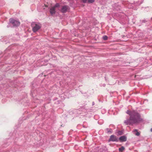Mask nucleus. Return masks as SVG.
Segmentation results:
<instances>
[{
	"mask_svg": "<svg viewBox=\"0 0 152 152\" xmlns=\"http://www.w3.org/2000/svg\"><path fill=\"white\" fill-rule=\"evenodd\" d=\"M126 113L130 116V117L129 119L124 121V123L126 125H130L138 123L141 121L140 115L135 111H130L128 110Z\"/></svg>",
	"mask_w": 152,
	"mask_h": 152,
	"instance_id": "nucleus-1",
	"label": "nucleus"
},
{
	"mask_svg": "<svg viewBox=\"0 0 152 152\" xmlns=\"http://www.w3.org/2000/svg\"><path fill=\"white\" fill-rule=\"evenodd\" d=\"M59 7V4L57 3L54 6L51 7L50 10V12L51 15H53L55 14L56 12V10L58 9Z\"/></svg>",
	"mask_w": 152,
	"mask_h": 152,
	"instance_id": "nucleus-2",
	"label": "nucleus"
},
{
	"mask_svg": "<svg viewBox=\"0 0 152 152\" xmlns=\"http://www.w3.org/2000/svg\"><path fill=\"white\" fill-rule=\"evenodd\" d=\"M9 21L14 26H18L20 24V22L18 20H15L12 18H10Z\"/></svg>",
	"mask_w": 152,
	"mask_h": 152,
	"instance_id": "nucleus-3",
	"label": "nucleus"
},
{
	"mask_svg": "<svg viewBox=\"0 0 152 152\" xmlns=\"http://www.w3.org/2000/svg\"><path fill=\"white\" fill-rule=\"evenodd\" d=\"M40 27V26L39 24H36L34 26H33V31L34 32H36L39 30Z\"/></svg>",
	"mask_w": 152,
	"mask_h": 152,
	"instance_id": "nucleus-4",
	"label": "nucleus"
},
{
	"mask_svg": "<svg viewBox=\"0 0 152 152\" xmlns=\"http://www.w3.org/2000/svg\"><path fill=\"white\" fill-rule=\"evenodd\" d=\"M69 9V7L66 5L63 6L61 9V11L63 13H65Z\"/></svg>",
	"mask_w": 152,
	"mask_h": 152,
	"instance_id": "nucleus-5",
	"label": "nucleus"
},
{
	"mask_svg": "<svg viewBox=\"0 0 152 152\" xmlns=\"http://www.w3.org/2000/svg\"><path fill=\"white\" fill-rule=\"evenodd\" d=\"M109 140L112 141H118V139L114 135H112L110 136Z\"/></svg>",
	"mask_w": 152,
	"mask_h": 152,
	"instance_id": "nucleus-6",
	"label": "nucleus"
},
{
	"mask_svg": "<svg viewBox=\"0 0 152 152\" xmlns=\"http://www.w3.org/2000/svg\"><path fill=\"white\" fill-rule=\"evenodd\" d=\"M133 133L137 136H139L140 135V133L138 131L137 129H134L133 131Z\"/></svg>",
	"mask_w": 152,
	"mask_h": 152,
	"instance_id": "nucleus-7",
	"label": "nucleus"
},
{
	"mask_svg": "<svg viewBox=\"0 0 152 152\" xmlns=\"http://www.w3.org/2000/svg\"><path fill=\"white\" fill-rule=\"evenodd\" d=\"M119 139L122 142L125 141L126 140V138L125 136H122L121 137L119 138Z\"/></svg>",
	"mask_w": 152,
	"mask_h": 152,
	"instance_id": "nucleus-8",
	"label": "nucleus"
},
{
	"mask_svg": "<svg viewBox=\"0 0 152 152\" xmlns=\"http://www.w3.org/2000/svg\"><path fill=\"white\" fill-rule=\"evenodd\" d=\"M133 4H128V5H127L126 7L128 8L129 9L132 8L133 7Z\"/></svg>",
	"mask_w": 152,
	"mask_h": 152,
	"instance_id": "nucleus-9",
	"label": "nucleus"
},
{
	"mask_svg": "<svg viewBox=\"0 0 152 152\" xmlns=\"http://www.w3.org/2000/svg\"><path fill=\"white\" fill-rule=\"evenodd\" d=\"M124 149V148L123 146H122L120 148H119V151L122 152Z\"/></svg>",
	"mask_w": 152,
	"mask_h": 152,
	"instance_id": "nucleus-10",
	"label": "nucleus"
},
{
	"mask_svg": "<svg viewBox=\"0 0 152 152\" xmlns=\"http://www.w3.org/2000/svg\"><path fill=\"white\" fill-rule=\"evenodd\" d=\"M107 37L106 36H104L103 37V39L104 40H107Z\"/></svg>",
	"mask_w": 152,
	"mask_h": 152,
	"instance_id": "nucleus-11",
	"label": "nucleus"
},
{
	"mask_svg": "<svg viewBox=\"0 0 152 152\" xmlns=\"http://www.w3.org/2000/svg\"><path fill=\"white\" fill-rule=\"evenodd\" d=\"M95 0H88V2L89 3H92L94 2Z\"/></svg>",
	"mask_w": 152,
	"mask_h": 152,
	"instance_id": "nucleus-12",
	"label": "nucleus"
},
{
	"mask_svg": "<svg viewBox=\"0 0 152 152\" xmlns=\"http://www.w3.org/2000/svg\"><path fill=\"white\" fill-rule=\"evenodd\" d=\"M107 132L108 133H111V131H110V129H107Z\"/></svg>",
	"mask_w": 152,
	"mask_h": 152,
	"instance_id": "nucleus-13",
	"label": "nucleus"
},
{
	"mask_svg": "<svg viewBox=\"0 0 152 152\" xmlns=\"http://www.w3.org/2000/svg\"><path fill=\"white\" fill-rule=\"evenodd\" d=\"M82 1L83 3H85L86 2L87 0H82Z\"/></svg>",
	"mask_w": 152,
	"mask_h": 152,
	"instance_id": "nucleus-14",
	"label": "nucleus"
},
{
	"mask_svg": "<svg viewBox=\"0 0 152 152\" xmlns=\"http://www.w3.org/2000/svg\"><path fill=\"white\" fill-rule=\"evenodd\" d=\"M150 130L151 132H152V128Z\"/></svg>",
	"mask_w": 152,
	"mask_h": 152,
	"instance_id": "nucleus-15",
	"label": "nucleus"
},
{
	"mask_svg": "<svg viewBox=\"0 0 152 152\" xmlns=\"http://www.w3.org/2000/svg\"><path fill=\"white\" fill-rule=\"evenodd\" d=\"M45 5V6L46 7H47V6H46V5Z\"/></svg>",
	"mask_w": 152,
	"mask_h": 152,
	"instance_id": "nucleus-16",
	"label": "nucleus"
},
{
	"mask_svg": "<svg viewBox=\"0 0 152 152\" xmlns=\"http://www.w3.org/2000/svg\"><path fill=\"white\" fill-rule=\"evenodd\" d=\"M105 84L104 85V86H105Z\"/></svg>",
	"mask_w": 152,
	"mask_h": 152,
	"instance_id": "nucleus-17",
	"label": "nucleus"
},
{
	"mask_svg": "<svg viewBox=\"0 0 152 152\" xmlns=\"http://www.w3.org/2000/svg\"><path fill=\"white\" fill-rule=\"evenodd\" d=\"M105 84L104 85V86H105Z\"/></svg>",
	"mask_w": 152,
	"mask_h": 152,
	"instance_id": "nucleus-18",
	"label": "nucleus"
}]
</instances>
